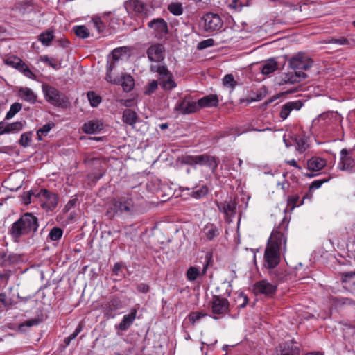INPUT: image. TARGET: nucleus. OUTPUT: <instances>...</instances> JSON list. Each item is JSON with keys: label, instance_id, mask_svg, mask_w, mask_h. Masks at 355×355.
<instances>
[{"label": "nucleus", "instance_id": "nucleus-1", "mask_svg": "<svg viewBox=\"0 0 355 355\" xmlns=\"http://www.w3.org/2000/svg\"><path fill=\"white\" fill-rule=\"evenodd\" d=\"M286 238L279 230H273L264 252V266L273 270L280 261L281 250H286Z\"/></svg>", "mask_w": 355, "mask_h": 355}, {"label": "nucleus", "instance_id": "nucleus-2", "mask_svg": "<svg viewBox=\"0 0 355 355\" xmlns=\"http://www.w3.org/2000/svg\"><path fill=\"white\" fill-rule=\"evenodd\" d=\"M39 227L38 218L32 213L21 215L8 228V234L15 243H19L25 236H33Z\"/></svg>", "mask_w": 355, "mask_h": 355}, {"label": "nucleus", "instance_id": "nucleus-3", "mask_svg": "<svg viewBox=\"0 0 355 355\" xmlns=\"http://www.w3.org/2000/svg\"><path fill=\"white\" fill-rule=\"evenodd\" d=\"M184 162L187 164L196 166H205L208 167L212 173H215L218 166L219 159L208 154L198 155H186L184 157Z\"/></svg>", "mask_w": 355, "mask_h": 355}, {"label": "nucleus", "instance_id": "nucleus-4", "mask_svg": "<svg viewBox=\"0 0 355 355\" xmlns=\"http://www.w3.org/2000/svg\"><path fill=\"white\" fill-rule=\"evenodd\" d=\"M135 211V205L131 198H121L113 200L107 209V215L113 217L115 214H132Z\"/></svg>", "mask_w": 355, "mask_h": 355}, {"label": "nucleus", "instance_id": "nucleus-5", "mask_svg": "<svg viewBox=\"0 0 355 355\" xmlns=\"http://www.w3.org/2000/svg\"><path fill=\"white\" fill-rule=\"evenodd\" d=\"M35 196L38 198L41 207L46 211H53L58 205L57 194L46 189H42Z\"/></svg>", "mask_w": 355, "mask_h": 355}, {"label": "nucleus", "instance_id": "nucleus-6", "mask_svg": "<svg viewBox=\"0 0 355 355\" xmlns=\"http://www.w3.org/2000/svg\"><path fill=\"white\" fill-rule=\"evenodd\" d=\"M42 91L46 101L54 106H60L67 101L65 96L54 87L43 85Z\"/></svg>", "mask_w": 355, "mask_h": 355}, {"label": "nucleus", "instance_id": "nucleus-7", "mask_svg": "<svg viewBox=\"0 0 355 355\" xmlns=\"http://www.w3.org/2000/svg\"><path fill=\"white\" fill-rule=\"evenodd\" d=\"M202 20L204 21L203 28L206 32L212 33L218 31L223 27V21L216 14L207 13L204 15Z\"/></svg>", "mask_w": 355, "mask_h": 355}, {"label": "nucleus", "instance_id": "nucleus-8", "mask_svg": "<svg viewBox=\"0 0 355 355\" xmlns=\"http://www.w3.org/2000/svg\"><path fill=\"white\" fill-rule=\"evenodd\" d=\"M313 64L311 58L304 53H298L289 60V65L293 70H307Z\"/></svg>", "mask_w": 355, "mask_h": 355}, {"label": "nucleus", "instance_id": "nucleus-9", "mask_svg": "<svg viewBox=\"0 0 355 355\" xmlns=\"http://www.w3.org/2000/svg\"><path fill=\"white\" fill-rule=\"evenodd\" d=\"M229 301L219 295H214L211 303V312L214 315H224L229 312Z\"/></svg>", "mask_w": 355, "mask_h": 355}, {"label": "nucleus", "instance_id": "nucleus-10", "mask_svg": "<svg viewBox=\"0 0 355 355\" xmlns=\"http://www.w3.org/2000/svg\"><path fill=\"white\" fill-rule=\"evenodd\" d=\"M148 26L153 30L157 39H162L168 32L167 22L163 18L153 19L148 23Z\"/></svg>", "mask_w": 355, "mask_h": 355}, {"label": "nucleus", "instance_id": "nucleus-11", "mask_svg": "<svg viewBox=\"0 0 355 355\" xmlns=\"http://www.w3.org/2000/svg\"><path fill=\"white\" fill-rule=\"evenodd\" d=\"M277 289V284H271L266 279L259 281L254 286V290L257 294H262L268 297H272L275 295Z\"/></svg>", "mask_w": 355, "mask_h": 355}, {"label": "nucleus", "instance_id": "nucleus-12", "mask_svg": "<svg viewBox=\"0 0 355 355\" xmlns=\"http://www.w3.org/2000/svg\"><path fill=\"white\" fill-rule=\"evenodd\" d=\"M124 307L123 302L118 297H113L102 304V309L105 316L114 318L115 311Z\"/></svg>", "mask_w": 355, "mask_h": 355}, {"label": "nucleus", "instance_id": "nucleus-13", "mask_svg": "<svg viewBox=\"0 0 355 355\" xmlns=\"http://www.w3.org/2000/svg\"><path fill=\"white\" fill-rule=\"evenodd\" d=\"M198 110L197 102L192 101L189 97H184L175 107V110L182 114H189Z\"/></svg>", "mask_w": 355, "mask_h": 355}, {"label": "nucleus", "instance_id": "nucleus-14", "mask_svg": "<svg viewBox=\"0 0 355 355\" xmlns=\"http://www.w3.org/2000/svg\"><path fill=\"white\" fill-rule=\"evenodd\" d=\"M125 6L129 12L141 17H148L147 6L140 0H129L125 3Z\"/></svg>", "mask_w": 355, "mask_h": 355}, {"label": "nucleus", "instance_id": "nucleus-15", "mask_svg": "<svg viewBox=\"0 0 355 355\" xmlns=\"http://www.w3.org/2000/svg\"><path fill=\"white\" fill-rule=\"evenodd\" d=\"M146 53L151 62H159L164 59L165 49L161 44H155L148 49Z\"/></svg>", "mask_w": 355, "mask_h": 355}, {"label": "nucleus", "instance_id": "nucleus-16", "mask_svg": "<svg viewBox=\"0 0 355 355\" xmlns=\"http://www.w3.org/2000/svg\"><path fill=\"white\" fill-rule=\"evenodd\" d=\"M293 72H288L282 78L279 82V85H282L284 84H295L300 83L305 80L307 75L302 71H296Z\"/></svg>", "mask_w": 355, "mask_h": 355}, {"label": "nucleus", "instance_id": "nucleus-17", "mask_svg": "<svg viewBox=\"0 0 355 355\" xmlns=\"http://www.w3.org/2000/svg\"><path fill=\"white\" fill-rule=\"evenodd\" d=\"M355 165V162L352 156L349 155V151L343 148L340 151V161L338 164V168L341 171H351Z\"/></svg>", "mask_w": 355, "mask_h": 355}, {"label": "nucleus", "instance_id": "nucleus-18", "mask_svg": "<svg viewBox=\"0 0 355 355\" xmlns=\"http://www.w3.org/2000/svg\"><path fill=\"white\" fill-rule=\"evenodd\" d=\"M303 104L301 101H289L282 106L279 117L282 120H285L288 118L290 113L293 110H299L302 107Z\"/></svg>", "mask_w": 355, "mask_h": 355}, {"label": "nucleus", "instance_id": "nucleus-19", "mask_svg": "<svg viewBox=\"0 0 355 355\" xmlns=\"http://www.w3.org/2000/svg\"><path fill=\"white\" fill-rule=\"evenodd\" d=\"M220 211L224 213L227 218H232L236 214V203L234 200H230L217 203Z\"/></svg>", "mask_w": 355, "mask_h": 355}, {"label": "nucleus", "instance_id": "nucleus-20", "mask_svg": "<svg viewBox=\"0 0 355 355\" xmlns=\"http://www.w3.org/2000/svg\"><path fill=\"white\" fill-rule=\"evenodd\" d=\"M137 311L136 309H132L128 314H126L123 317L122 320L116 326V328L123 331H127L133 324L137 316Z\"/></svg>", "mask_w": 355, "mask_h": 355}, {"label": "nucleus", "instance_id": "nucleus-21", "mask_svg": "<svg viewBox=\"0 0 355 355\" xmlns=\"http://www.w3.org/2000/svg\"><path fill=\"white\" fill-rule=\"evenodd\" d=\"M307 169L312 172H318L322 169L327 164L324 159L319 157H313L307 160Z\"/></svg>", "mask_w": 355, "mask_h": 355}, {"label": "nucleus", "instance_id": "nucleus-22", "mask_svg": "<svg viewBox=\"0 0 355 355\" xmlns=\"http://www.w3.org/2000/svg\"><path fill=\"white\" fill-rule=\"evenodd\" d=\"M280 355H300V349L293 341L286 342L279 346Z\"/></svg>", "mask_w": 355, "mask_h": 355}, {"label": "nucleus", "instance_id": "nucleus-23", "mask_svg": "<svg viewBox=\"0 0 355 355\" xmlns=\"http://www.w3.org/2000/svg\"><path fill=\"white\" fill-rule=\"evenodd\" d=\"M102 128L103 123L98 120L89 121L88 122L85 123L82 127L83 131L87 134L96 133L98 131L102 130Z\"/></svg>", "mask_w": 355, "mask_h": 355}, {"label": "nucleus", "instance_id": "nucleus-24", "mask_svg": "<svg viewBox=\"0 0 355 355\" xmlns=\"http://www.w3.org/2000/svg\"><path fill=\"white\" fill-rule=\"evenodd\" d=\"M197 104L199 107H216L218 105V98L215 94L205 96L198 100Z\"/></svg>", "mask_w": 355, "mask_h": 355}, {"label": "nucleus", "instance_id": "nucleus-25", "mask_svg": "<svg viewBox=\"0 0 355 355\" xmlns=\"http://www.w3.org/2000/svg\"><path fill=\"white\" fill-rule=\"evenodd\" d=\"M18 94L21 98L31 104L37 101V95L28 87L19 88Z\"/></svg>", "mask_w": 355, "mask_h": 355}, {"label": "nucleus", "instance_id": "nucleus-26", "mask_svg": "<svg viewBox=\"0 0 355 355\" xmlns=\"http://www.w3.org/2000/svg\"><path fill=\"white\" fill-rule=\"evenodd\" d=\"M122 54L120 49H115L111 53L112 60L107 61V72H112L116 66V63L121 59Z\"/></svg>", "mask_w": 355, "mask_h": 355}, {"label": "nucleus", "instance_id": "nucleus-27", "mask_svg": "<svg viewBox=\"0 0 355 355\" xmlns=\"http://www.w3.org/2000/svg\"><path fill=\"white\" fill-rule=\"evenodd\" d=\"M204 232L205 234L206 239L209 241H212L219 235L218 229L216 225L211 223H209L205 225Z\"/></svg>", "mask_w": 355, "mask_h": 355}, {"label": "nucleus", "instance_id": "nucleus-28", "mask_svg": "<svg viewBox=\"0 0 355 355\" xmlns=\"http://www.w3.org/2000/svg\"><path fill=\"white\" fill-rule=\"evenodd\" d=\"M137 120V114L131 110H125L123 113V121L130 125H133Z\"/></svg>", "mask_w": 355, "mask_h": 355}, {"label": "nucleus", "instance_id": "nucleus-29", "mask_svg": "<svg viewBox=\"0 0 355 355\" xmlns=\"http://www.w3.org/2000/svg\"><path fill=\"white\" fill-rule=\"evenodd\" d=\"M159 84L164 90H171L177 86L172 73L166 76L165 78L161 79L159 80Z\"/></svg>", "mask_w": 355, "mask_h": 355}, {"label": "nucleus", "instance_id": "nucleus-30", "mask_svg": "<svg viewBox=\"0 0 355 355\" xmlns=\"http://www.w3.org/2000/svg\"><path fill=\"white\" fill-rule=\"evenodd\" d=\"M277 69V63L273 59L268 60L263 64L261 72L265 75H268L273 73Z\"/></svg>", "mask_w": 355, "mask_h": 355}, {"label": "nucleus", "instance_id": "nucleus-31", "mask_svg": "<svg viewBox=\"0 0 355 355\" xmlns=\"http://www.w3.org/2000/svg\"><path fill=\"white\" fill-rule=\"evenodd\" d=\"M53 31L51 30H46L39 35V40L40 42L46 46L51 44V41L53 40Z\"/></svg>", "mask_w": 355, "mask_h": 355}, {"label": "nucleus", "instance_id": "nucleus-32", "mask_svg": "<svg viewBox=\"0 0 355 355\" xmlns=\"http://www.w3.org/2000/svg\"><path fill=\"white\" fill-rule=\"evenodd\" d=\"M18 62L17 69L21 72L25 76L35 79V75L31 71L28 67L21 60H16Z\"/></svg>", "mask_w": 355, "mask_h": 355}, {"label": "nucleus", "instance_id": "nucleus-33", "mask_svg": "<svg viewBox=\"0 0 355 355\" xmlns=\"http://www.w3.org/2000/svg\"><path fill=\"white\" fill-rule=\"evenodd\" d=\"M150 71L152 72H156L159 73L160 78L159 80L161 79L165 78L166 76H169L171 73L168 70L167 67L164 65H151L150 66Z\"/></svg>", "mask_w": 355, "mask_h": 355}, {"label": "nucleus", "instance_id": "nucleus-34", "mask_svg": "<svg viewBox=\"0 0 355 355\" xmlns=\"http://www.w3.org/2000/svg\"><path fill=\"white\" fill-rule=\"evenodd\" d=\"M296 148L300 153L304 152L309 148L308 139L305 137L297 136L295 139Z\"/></svg>", "mask_w": 355, "mask_h": 355}, {"label": "nucleus", "instance_id": "nucleus-35", "mask_svg": "<svg viewBox=\"0 0 355 355\" xmlns=\"http://www.w3.org/2000/svg\"><path fill=\"white\" fill-rule=\"evenodd\" d=\"M135 85L134 79L130 75H126L123 77L121 86L125 92H128L132 90Z\"/></svg>", "mask_w": 355, "mask_h": 355}, {"label": "nucleus", "instance_id": "nucleus-36", "mask_svg": "<svg viewBox=\"0 0 355 355\" xmlns=\"http://www.w3.org/2000/svg\"><path fill=\"white\" fill-rule=\"evenodd\" d=\"M168 10L171 14L175 16H180L183 13L182 4L179 2H172L168 4Z\"/></svg>", "mask_w": 355, "mask_h": 355}, {"label": "nucleus", "instance_id": "nucleus-37", "mask_svg": "<svg viewBox=\"0 0 355 355\" xmlns=\"http://www.w3.org/2000/svg\"><path fill=\"white\" fill-rule=\"evenodd\" d=\"M73 30L76 35L80 38L85 39L89 36V31L85 26H75Z\"/></svg>", "mask_w": 355, "mask_h": 355}, {"label": "nucleus", "instance_id": "nucleus-38", "mask_svg": "<svg viewBox=\"0 0 355 355\" xmlns=\"http://www.w3.org/2000/svg\"><path fill=\"white\" fill-rule=\"evenodd\" d=\"M7 134L12 133V132H19L21 131L24 128V124L21 121H17L11 123H7Z\"/></svg>", "mask_w": 355, "mask_h": 355}, {"label": "nucleus", "instance_id": "nucleus-39", "mask_svg": "<svg viewBox=\"0 0 355 355\" xmlns=\"http://www.w3.org/2000/svg\"><path fill=\"white\" fill-rule=\"evenodd\" d=\"M22 107V105L19 103H14L10 108V110L6 115V119L9 120L12 119L17 113H18Z\"/></svg>", "mask_w": 355, "mask_h": 355}, {"label": "nucleus", "instance_id": "nucleus-40", "mask_svg": "<svg viewBox=\"0 0 355 355\" xmlns=\"http://www.w3.org/2000/svg\"><path fill=\"white\" fill-rule=\"evenodd\" d=\"M63 234V230L58 227H53L49 234V238L53 241H56L61 239Z\"/></svg>", "mask_w": 355, "mask_h": 355}, {"label": "nucleus", "instance_id": "nucleus-41", "mask_svg": "<svg viewBox=\"0 0 355 355\" xmlns=\"http://www.w3.org/2000/svg\"><path fill=\"white\" fill-rule=\"evenodd\" d=\"M32 135L33 132L31 131L23 133L21 135L20 139L19 140V145L24 148L29 146L31 141Z\"/></svg>", "mask_w": 355, "mask_h": 355}, {"label": "nucleus", "instance_id": "nucleus-42", "mask_svg": "<svg viewBox=\"0 0 355 355\" xmlns=\"http://www.w3.org/2000/svg\"><path fill=\"white\" fill-rule=\"evenodd\" d=\"M40 61L48 64L55 70H58L61 67V64L55 58H49L47 55L41 56Z\"/></svg>", "mask_w": 355, "mask_h": 355}, {"label": "nucleus", "instance_id": "nucleus-43", "mask_svg": "<svg viewBox=\"0 0 355 355\" xmlns=\"http://www.w3.org/2000/svg\"><path fill=\"white\" fill-rule=\"evenodd\" d=\"M87 98L92 107H95L101 102V98L94 92L90 91L87 93Z\"/></svg>", "mask_w": 355, "mask_h": 355}, {"label": "nucleus", "instance_id": "nucleus-44", "mask_svg": "<svg viewBox=\"0 0 355 355\" xmlns=\"http://www.w3.org/2000/svg\"><path fill=\"white\" fill-rule=\"evenodd\" d=\"M333 300L336 306L355 305V301L347 297H335Z\"/></svg>", "mask_w": 355, "mask_h": 355}, {"label": "nucleus", "instance_id": "nucleus-45", "mask_svg": "<svg viewBox=\"0 0 355 355\" xmlns=\"http://www.w3.org/2000/svg\"><path fill=\"white\" fill-rule=\"evenodd\" d=\"M200 271L196 267H190L187 271V278L189 281H195L199 276Z\"/></svg>", "mask_w": 355, "mask_h": 355}, {"label": "nucleus", "instance_id": "nucleus-46", "mask_svg": "<svg viewBox=\"0 0 355 355\" xmlns=\"http://www.w3.org/2000/svg\"><path fill=\"white\" fill-rule=\"evenodd\" d=\"M236 302L238 307L244 308L248 303V298L243 293L241 292L237 294Z\"/></svg>", "mask_w": 355, "mask_h": 355}, {"label": "nucleus", "instance_id": "nucleus-47", "mask_svg": "<svg viewBox=\"0 0 355 355\" xmlns=\"http://www.w3.org/2000/svg\"><path fill=\"white\" fill-rule=\"evenodd\" d=\"M53 126V123H47V124H45L42 128H40L37 131V139L39 141L42 140V136L46 135L49 132V131L51 130Z\"/></svg>", "mask_w": 355, "mask_h": 355}, {"label": "nucleus", "instance_id": "nucleus-48", "mask_svg": "<svg viewBox=\"0 0 355 355\" xmlns=\"http://www.w3.org/2000/svg\"><path fill=\"white\" fill-rule=\"evenodd\" d=\"M208 192V189L206 186H202L192 192V196L195 198H201L204 197Z\"/></svg>", "mask_w": 355, "mask_h": 355}, {"label": "nucleus", "instance_id": "nucleus-49", "mask_svg": "<svg viewBox=\"0 0 355 355\" xmlns=\"http://www.w3.org/2000/svg\"><path fill=\"white\" fill-rule=\"evenodd\" d=\"M205 316H206V314L202 312H191L189 315V320L191 323L194 324Z\"/></svg>", "mask_w": 355, "mask_h": 355}, {"label": "nucleus", "instance_id": "nucleus-50", "mask_svg": "<svg viewBox=\"0 0 355 355\" xmlns=\"http://www.w3.org/2000/svg\"><path fill=\"white\" fill-rule=\"evenodd\" d=\"M223 85L230 88H234L236 86V83L232 74H227L223 78Z\"/></svg>", "mask_w": 355, "mask_h": 355}, {"label": "nucleus", "instance_id": "nucleus-51", "mask_svg": "<svg viewBox=\"0 0 355 355\" xmlns=\"http://www.w3.org/2000/svg\"><path fill=\"white\" fill-rule=\"evenodd\" d=\"M157 87L158 83L157 80L151 81L146 88V90L144 92L145 94L150 95L153 94L157 89Z\"/></svg>", "mask_w": 355, "mask_h": 355}, {"label": "nucleus", "instance_id": "nucleus-52", "mask_svg": "<svg viewBox=\"0 0 355 355\" xmlns=\"http://www.w3.org/2000/svg\"><path fill=\"white\" fill-rule=\"evenodd\" d=\"M300 198L298 196L294 195L288 197V205L293 209L295 207L300 206L302 202H299Z\"/></svg>", "mask_w": 355, "mask_h": 355}, {"label": "nucleus", "instance_id": "nucleus-53", "mask_svg": "<svg viewBox=\"0 0 355 355\" xmlns=\"http://www.w3.org/2000/svg\"><path fill=\"white\" fill-rule=\"evenodd\" d=\"M214 44H215V42L213 39H211V38L207 39V40H205L200 42L198 44V49H204L207 47L213 46L214 45Z\"/></svg>", "mask_w": 355, "mask_h": 355}, {"label": "nucleus", "instance_id": "nucleus-54", "mask_svg": "<svg viewBox=\"0 0 355 355\" xmlns=\"http://www.w3.org/2000/svg\"><path fill=\"white\" fill-rule=\"evenodd\" d=\"M340 275L342 282L346 283L355 277V271L342 272Z\"/></svg>", "mask_w": 355, "mask_h": 355}, {"label": "nucleus", "instance_id": "nucleus-55", "mask_svg": "<svg viewBox=\"0 0 355 355\" xmlns=\"http://www.w3.org/2000/svg\"><path fill=\"white\" fill-rule=\"evenodd\" d=\"M92 21L94 24V26L96 28L99 33L104 31L105 26L99 17H95L92 19Z\"/></svg>", "mask_w": 355, "mask_h": 355}, {"label": "nucleus", "instance_id": "nucleus-56", "mask_svg": "<svg viewBox=\"0 0 355 355\" xmlns=\"http://www.w3.org/2000/svg\"><path fill=\"white\" fill-rule=\"evenodd\" d=\"M330 43L336 44L339 45H347L349 44V41L344 37H340L339 38H331L330 40Z\"/></svg>", "mask_w": 355, "mask_h": 355}, {"label": "nucleus", "instance_id": "nucleus-57", "mask_svg": "<svg viewBox=\"0 0 355 355\" xmlns=\"http://www.w3.org/2000/svg\"><path fill=\"white\" fill-rule=\"evenodd\" d=\"M328 181V179H324V180H317L313 181L311 184L310 185L309 188L310 189H316L320 188L322 184Z\"/></svg>", "mask_w": 355, "mask_h": 355}, {"label": "nucleus", "instance_id": "nucleus-58", "mask_svg": "<svg viewBox=\"0 0 355 355\" xmlns=\"http://www.w3.org/2000/svg\"><path fill=\"white\" fill-rule=\"evenodd\" d=\"M137 289L140 293H148L149 291V286L144 283H141L137 285Z\"/></svg>", "mask_w": 355, "mask_h": 355}, {"label": "nucleus", "instance_id": "nucleus-59", "mask_svg": "<svg viewBox=\"0 0 355 355\" xmlns=\"http://www.w3.org/2000/svg\"><path fill=\"white\" fill-rule=\"evenodd\" d=\"M16 60H20V59L17 57L9 58L6 60V64L17 69V67L18 66V63H17L18 62Z\"/></svg>", "mask_w": 355, "mask_h": 355}, {"label": "nucleus", "instance_id": "nucleus-60", "mask_svg": "<svg viewBox=\"0 0 355 355\" xmlns=\"http://www.w3.org/2000/svg\"><path fill=\"white\" fill-rule=\"evenodd\" d=\"M9 260V256L6 252L4 250H0V263L5 264Z\"/></svg>", "mask_w": 355, "mask_h": 355}, {"label": "nucleus", "instance_id": "nucleus-61", "mask_svg": "<svg viewBox=\"0 0 355 355\" xmlns=\"http://www.w3.org/2000/svg\"><path fill=\"white\" fill-rule=\"evenodd\" d=\"M0 302H1L5 306H10L11 304L10 300H8L5 293H0Z\"/></svg>", "mask_w": 355, "mask_h": 355}, {"label": "nucleus", "instance_id": "nucleus-62", "mask_svg": "<svg viewBox=\"0 0 355 355\" xmlns=\"http://www.w3.org/2000/svg\"><path fill=\"white\" fill-rule=\"evenodd\" d=\"M334 116H336V115H335V114L334 112H326V113H323V114H320L319 116V118L321 120H327V119H331Z\"/></svg>", "mask_w": 355, "mask_h": 355}, {"label": "nucleus", "instance_id": "nucleus-63", "mask_svg": "<svg viewBox=\"0 0 355 355\" xmlns=\"http://www.w3.org/2000/svg\"><path fill=\"white\" fill-rule=\"evenodd\" d=\"M31 195H34V193L31 191H28L27 194L24 197V202L26 205H28L31 202Z\"/></svg>", "mask_w": 355, "mask_h": 355}, {"label": "nucleus", "instance_id": "nucleus-64", "mask_svg": "<svg viewBox=\"0 0 355 355\" xmlns=\"http://www.w3.org/2000/svg\"><path fill=\"white\" fill-rule=\"evenodd\" d=\"M286 162L288 165L293 166V167L297 168L298 170L302 169V168L297 164V162L295 159L288 160V161H286Z\"/></svg>", "mask_w": 355, "mask_h": 355}]
</instances>
